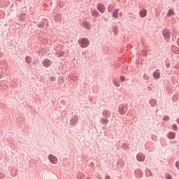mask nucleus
Listing matches in <instances>:
<instances>
[{"instance_id":"38","label":"nucleus","mask_w":179,"mask_h":179,"mask_svg":"<svg viewBox=\"0 0 179 179\" xmlns=\"http://www.w3.org/2000/svg\"><path fill=\"white\" fill-rule=\"evenodd\" d=\"M120 80L122 81V82H124L125 80V76H120Z\"/></svg>"},{"instance_id":"19","label":"nucleus","mask_w":179,"mask_h":179,"mask_svg":"<svg viewBox=\"0 0 179 179\" xmlns=\"http://www.w3.org/2000/svg\"><path fill=\"white\" fill-rule=\"evenodd\" d=\"M149 104H150L151 107H155V106H156V104H157V100H156L155 99H151L149 101Z\"/></svg>"},{"instance_id":"36","label":"nucleus","mask_w":179,"mask_h":179,"mask_svg":"<svg viewBox=\"0 0 179 179\" xmlns=\"http://www.w3.org/2000/svg\"><path fill=\"white\" fill-rule=\"evenodd\" d=\"M6 177L5 173L0 172V179H4Z\"/></svg>"},{"instance_id":"52","label":"nucleus","mask_w":179,"mask_h":179,"mask_svg":"<svg viewBox=\"0 0 179 179\" xmlns=\"http://www.w3.org/2000/svg\"><path fill=\"white\" fill-rule=\"evenodd\" d=\"M39 52H40V54H43V51L42 50H40Z\"/></svg>"},{"instance_id":"9","label":"nucleus","mask_w":179,"mask_h":179,"mask_svg":"<svg viewBox=\"0 0 179 179\" xmlns=\"http://www.w3.org/2000/svg\"><path fill=\"white\" fill-rule=\"evenodd\" d=\"M148 15V10L146 8H142L139 11V16L140 17H146Z\"/></svg>"},{"instance_id":"44","label":"nucleus","mask_w":179,"mask_h":179,"mask_svg":"<svg viewBox=\"0 0 179 179\" xmlns=\"http://www.w3.org/2000/svg\"><path fill=\"white\" fill-rule=\"evenodd\" d=\"M175 69H179V64L175 66Z\"/></svg>"},{"instance_id":"23","label":"nucleus","mask_w":179,"mask_h":179,"mask_svg":"<svg viewBox=\"0 0 179 179\" xmlns=\"http://www.w3.org/2000/svg\"><path fill=\"white\" fill-rule=\"evenodd\" d=\"M112 30L115 36L118 34V27H117V26H113Z\"/></svg>"},{"instance_id":"51","label":"nucleus","mask_w":179,"mask_h":179,"mask_svg":"<svg viewBox=\"0 0 179 179\" xmlns=\"http://www.w3.org/2000/svg\"><path fill=\"white\" fill-rule=\"evenodd\" d=\"M17 2H22V0H15Z\"/></svg>"},{"instance_id":"18","label":"nucleus","mask_w":179,"mask_h":179,"mask_svg":"<svg viewBox=\"0 0 179 179\" xmlns=\"http://www.w3.org/2000/svg\"><path fill=\"white\" fill-rule=\"evenodd\" d=\"M62 19V15L61 13H57V14H56V15L55 16V21L57 22H61Z\"/></svg>"},{"instance_id":"59","label":"nucleus","mask_w":179,"mask_h":179,"mask_svg":"<svg viewBox=\"0 0 179 179\" xmlns=\"http://www.w3.org/2000/svg\"><path fill=\"white\" fill-rule=\"evenodd\" d=\"M3 107H5V105H3Z\"/></svg>"},{"instance_id":"50","label":"nucleus","mask_w":179,"mask_h":179,"mask_svg":"<svg viewBox=\"0 0 179 179\" xmlns=\"http://www.w3.org/2000/svg\"><path fill=\"white\" fill-rule=\"evenodd\" d=\"M112 10H112V9H110V8H108V11L109 13H111Z\"/></svg>"},{"instance_id":"21","label":"nucleus","mask_w":179,"mask_h":179,"mask_svg":"<svg viewBox=\"0 0 179 179\" xmlns=\"http://www.w3.org/2000/svg\"><path fill=\"white\" fill-rule=\"evenodd\" d=\"M69 79H71V80H73L74 82H76L78 80V77L73 75L69 76Z\"/></svg>"},{"instance_id":"20","label":"nucleus","mask_w":179,"mask_h":179,"mask_svg":"<svg viewBox=\"0 0 179 179\" xmlns=\"http://www.w3.org/2000/svg\"><path fill=\"white\" fill-rule=\"evenodd\" d=\"M100 122L102 125H106V124H108V120L103 117L101 119Z\"/></svg>"},{"instance_id":"31","label":"nucleus","mask_w":179,"mask_h":179,"mask_svg":"<svg viewBox=\"0 0 179 179\" xmlns=\"http://www.w3.org/2000/svg\"><path fill=\"white\" fill-rule=\"evenodd\" d=\"M171 129H172L173 131H177V129H178V127H177V124H173L171 125Z\"/></svg>"},{"instance_id":"3","label":"nucleus","mask_w":179,"mask_h":179,"mask_svg":"<svg viewBox=\"0 0 179 179\" xmlns=\"http://www.w3.org/2000/svg\"><path fill=\"white\" fill-rule=\"evenodd\" d=\"M117 111L121 115H125L127 111H128V106L124 104L120 105Z\"/></svg>"},{"instance_id":"4","label":"nucleus","mask_w":179,"mask_h":179,"mask_svg":"<svg viewBox=\"0 0 179 179\" xmlns=\"http://www.w3.org/2000/svg\"><path fill=\"white\" fill-rule=\"evenodd\" d=\"M45 27V29H48L49 27V22L48 20L47 19H43L41 23L36 24V27H38V29H44Z\"/></svg>"},{"instance_id":"16","label":"nucleus","mask_w":179,"mask_h":179,"mask_svg":"<svg viewBox=\"0 0 179 179\" xmlns=\"http://www.w3.org/2000/svg\"><path fill=\"white\" fill-rule=\"evenodd\" d=\"M91 15L94 17H99L100 16V13L96 10H91Z\"/></svg>"},{"instance_id":"29","label":"nucleus","mask_w":179,"mask_h":179,"mask_svg":"<svg viewBox=\"0 0 179 179\" xmlns=\"http://www.w3.org/2000/svg\"><path fill=\"white\" fill-rule=\"evenodd\" d=\"M59 83H64L65 82V80H64V76H59L58 78Z\"/></svg>"},{"instance_id":"25","label":"nucleus","mask_w":179,"mask_h":179,"mask_svg":"<svg viewBox=\"0 0 179 179\" xmlns=\"http://www.w3.org/2000/svg\"><path fill=\"white\" fill-rule=\"evenodd\" d=\"M113 85H114L116 87H120V83H118V81L117 80V79L113 78Z\"/></svg>"},{"instance_id":"17","label":"nucleus","mask_w":179,"mask_h":179,"mask_svg":"<svg viewBox=\"0 0 179 179\" xmlns=\"http://www.w3.org/2000/svg\"><path fill=\"white\" fill-rule=\"evenodd\" d=\"M82 24L83 27H85V29H87L88 30L90 29V28L92 27V26L90 25V23H89V22L87 21L83 22Z\"/></svg>"},{"instance_id":"10","label":"nucleus","mask_w":179,"mask_h":179,"mask_svg":"<svg viewBox=\"0 0 179 179\" xmlns=\"http://www.w3.org/2000/svg\"><path fill=\"white\" fill-rule=\"evenodd\" d=\"M102 115L103 116V118H106V120L110 118V117H111V115L110 113V110H104L102 112Z\"/></svg>"},{"instance_id":"47","label":"nucleus","mask_w":179,"mask_h":179,"mask_svg":"<svg viewBox=\"0 0 179 179\" xmlns=\"http://www.w3.org/2000/svg\"><path fill=\"white\" fill-rule=\"evenodd\" d=\"M176 43H177V45L179 46V38L177 39Z\"/></svg>"},{"instance_id":"40","label":"nucleus","mask_w":179,"mask_h":179,"mask_svg":"<svg viewBox=\"0 0 179 179\" xmlns=\"http://www.w3.org/2000/svg\"><path fill=\"white\" fill-rule=\"evenodd\" d=\"M166 179H173V178L171 177V175H170V174H166Z\"/></svg>"},{"instance_id":"6","label":"nucleus","mask_w":179,"mask_h":179,"mask_svg":"<svg viewBox=\"0 0 179 179\" xmlns=\"http://www.w3.org/2000/svg\"><path fill=\"white\" fill-rule=\"evenodd\" d=\"M96 9L100 13H104L106 12V6L101 3H99L96 6Z\"/></svg>"},{"instance_id":"46","label":"nucleus","mask_w":179,"mask_h":179,"mask_svg":"<svg viewBox=\"0 0 179 179\" xmlns=\"http://www.w3.org/2000/svg\"><path fill=\"white\" fill-rule=\"evenodd\" d=\"M170 143H177V141H170Z\"/></svg>"},{"instance_id":"27","label":"nucleus","mask_w":179,"mask_h":179,"mask_svg":"<svg viewBox=\"0 0 179 179\" xmlns=\"http://www.w3.org/2000/svg\"><path fill=\"white\" fill-rule=\"evenodd\" d=\"M24 17H26V13H21L20 15V19L21 22H24Z\"/></svg>"},{"instance_id":"62","label":"nucleus","mask_w":179,"mask_h":179,"mask_svg":"<svg viewBox=\"0 0 179 179\" xmlns=\"http://www.w3.org/2000/svg\"><path fill=\"white\" fill-rule=\"evenodd\" d=\"M94 128H96V126H94Z\"/></svg>"},{"instance_id":"54","label":"nucleus","mask_w":179,"mask_h":179,"mask_svg":"<svg viewBox=\"0 0 179 179\" xmlns=\"http://www.w3.org/2000/svg\"><path fill=\"white\" fill-rule=\"evenodd\" d=\"M174 38H176V36H175V38H174V36L173 37V40H174Z\"/></svg>"},{"instance_id":"5","label":"nucleus","mask_w":179,"mask_h":179,"mask_svg":"<svg viewBox=\"0 0 179 179\" xmlns=\"http://www.w3.org/2000/svg\"><path fill=\"white\" fill-rule=\"evenodd\" d=\"M48 160L52 163V164H58V158L57 156L50 154L48 155Z\"/></svg>"},{"instance_id":"39","label":"nucleus","mask_w":179,"mask_h":179,"mask_svg":"<svg viewBox=\"0 0 179 179\" xmlns=\"http://www.w3.org/2000/svg\"><path fill=\"white\" fill-rule=\"evenodd\" d=\"M50 79L52 82H55V80H57V78L54 76L50 77Z\"/></svg>"},{"instance_id":"57","label":"nucleus","mask_w":179,"mask_h":179,"mask_svg":"<svg viewBox=\"0 0 179 179\" xmlns=\"http://www.w3.org/2000/svg\"><path fill=\"white\" fill-rule=\"evenodd\" d=\"M22 9H26V7H24Z\"/></svg>"},{"instance_id":"28","label":"nucleus","mask_w":179,"mask_h":179,"mask_svg":"<svg viewBox=\"0 0 179 179\" xmlns=\"http://www.w3.org/2000/svg\"><path fill=\"white\" fill-rule=\"evenodd\" d=\"M56 54L58 55V57H64V54H65V52L60 50L56 52Z\"/></svg>"},{"instance_id":"14","label":"nucleus","mask_w":179,"mask_h":179,"mask_svg":"<svg viewBox=\"0 0 179 179\" xmlns=\"http://www.w3.org/2000/svg\"><path fill=\"white\" fill-rule=\"evenodd\" d=\"M159 71V69H157L156 71H154L152 75L154 79L155 80L160 79V72Z\"/></svg>"},{"instance_id":"58","label":"nucleus","mask_w":179,"mask_h":179,"mask_svg":"<svg viewBox=\"0 0 179 179\" xmlns=\"http://www.w3.org/2000/svg\"><path fill=\"white\" fill-rule=\"evenodd\" d=\"M87 179H90V178L87 177Z\"/></svg>"},{"instance_id":"22","label":"nucleus","mask_w":179,"mask_h":179,"mask_svg":"<svg viewBox=\"0 0 179 179\" xmlns=\"http://www.w3.org/2000/svg\"><path fill=\"white\" fill-rule=\"evenodd\" d=\"M174 15V10L173 9H169L167 13L168 17H170V16H173Z\"/></svg>"},{"instance_id":"30","label":"nucleus","mask_w":179,"mask_h":179,"mask_svg":"<svg viewBox=\"0 0 179 179\" xmlns=\"http://www.w3.org/2000/svg\"><path fill=\"white\" fill-rule=\"evenodd\" d=\"M117 164H118V166H120L121 167H124V166L125 165L124 164V161H122V160H119L117 162Z\"/></svg>"},{"instance_id":"37","label":"nucleus","mask_w":179,"mask_h":179,"mask_svg":"<svg viewBox=\"0 0 179 179\" xmlns=\"http://www.w3.org/2000/svg\"><path fill=\"white\" fill-rule=\"evenodd\" d=\"M122 148H123L124 149H125V150H127L128 149V145L125 144V143H123L122 145Z\"/></svg>"},{"instance_id":"49","label":"nucleus","mask_w":179,"mask_h":179,"mask_svg":"<svg viewBox=\"0 0 179 179\" xmlns=\"http://www.w3.org/2000/svg\"><path fill=\"white\" fill-rule=\"evenodd\" d=\"M124 71H125V72H128V67H125Z\"/></svg>"},{"instance_id":"55","label":"nucleus","mask_w":179,"mask_h":179,"mask_svg":"<svg viewBox=\"0 0 179 179\" xmlns=\"http://www.w3.org/2000/svg\"><path fill=\"white\" fill-rule=\"evenodd\" d=\"M174 38H176V36H175V38H174V36L173 37V40H174Z\"/></svg>"},{"instance_id":"35","label":"nucleus","mask_w":179,"mask_h":179,"mask_svg":"<svg viewBox=\"0 0 179 179\" xmlns=\"http://www.w3.org/2000/svg\"><path fill=\"white\" fill-rule=\"evenodd\" d=\"M141 52H142L143 57H148V52H146V50H143L141 51Z\"/></svg>"},{"instance_id":"41","label":"nucleus","mask_w":179,"mask_h":179,"mask_svg":"<svg viewBox=\"0 0 179 179\" xmlns=\"http://www.w3.org/2000/svg\"><path fill=\"white\" fill-rule=\"evenodd\" d=\"M176 167L177 168L178 170H179V161H177L176 162Z\"/></svg>"},{"instance_id":"13","label":"nucleus","mask_w":179,"mask_h":179,"mask_svg":"<svg viewBox=\"0 0 179 179\" xmlns=\"http://www.w3.org/2000/svg\"><path fill=\"white\" fill-rule=\"evenodd\" d=\"M136 159L138 162H144L145 161V155L143 153H138L136 155Z\"/></svg>"},{"instance_id":"11","label":"nucleus","mask_w":179,"mask_h":179,"mask_svg":"<svg viewBox=\"0 0 179 179\" xmlns=\"http://www.w3.org/2000/svg\"><path fill=\"white\" fill-rule=\"evenodd\" d=\"M134 175L136 176L137 178H141L142 176H143V173L141 169H136L134 171Z\"/></svg>"},{"instance_id":"15","label":"nucleus","mask_w":179,"mask_h":179,"mask_svg":"<svg viewBox=\"0 0 179 179\" xmlns=\"http://www.w3.org/2000/svg\"><path fill=\"white\" fill-rule=\"evenodd\" d=\"M118 12H120V9L117 8L113 11L112 17L114 19H118Z\"/></svg>"},{"instance_id":"2","label":"nucleus","mask_w":179,"mask_h":179,"mask_svg":"<svg viewBox=\"0 0 179 179\" xmlns=\"http://www.w3.org/2000/svg\"><path fill=\"white\" fill-rule=\"evenodd\" d=\"M162 36L166 41V43H169L170 41V36L171 34H170V29H164L162 30Z\"/></svg>"},{"instance_id":"34","label":"nucleus","mask_w":179,"mask_h":179,"mask_svg":"<svg viewBox=\"0 0 179 179\" xmlns=\"http://www.w3.org/2000/svg\"><path fill=\"white\" fill-rule=\"evenodd\" d=\"M169 120H170V117H169L168 115H164L163 117V121H169Z\"/></svg>"},{"instance_id":"42","label":"nucleus","mask_w":179,"mask_h":179,"mask_svg":"<svg viewBox=\"0 0 179 179\" xmlns=\"http://www.w3.org/2000/svg\"><path fill=\"white\" fill-rule=\"evenodd\" d=\"M38 62V59H35V60L34 61L33 64H34V65H36V64H37Z\"/></svg>"},{"instance_id":"43","label":"nucleus","mask_w":179,"mask_h":179,"mask_svg":"<svg viewBox=\"0 0 179 179\" xmlns=\"http://www.w3.org/2000/svg\"><path fill=\"white\" fill-rule=\"evenodd\" d=\"M90 166V167H94V163L91 162Z\"/></svg>"},{"instance_id":"61","label":"nucleus","mask_w":179,"mask_h":179,"mask_svg":"<svg viewBox=\"0 0 179 179\" xmlns=\"http://www.w3.org/2000/svg\"><path fill=\"white\" fill-rule=\"evenodd\" d=\"M0 58H1V52H0Z\"/></svg>"},{"instance_id":"7","label":"nucleus","mask_w":179,"mask_h":179,"mask_svg":"<svg viewBox=\"0 0 179 179\" xmlns=\"http://www.w3.org/2000/svg\"><path fill=\"white\" fill-rule=\"evenodd\" d=\"M52 64V62H51V60L48 59H45L43 60L42 62V65L45 67V68H50V66H51V64Z\"/></svg>"},{"instance_id":"33","label":"nucleus","mask_w":179,"mask_h":179,"mask_svg":"<svg viewBox=\"0 0 179 179\" xmlns=\"http://www.w3.org/2000/svg\"><path fill=\"white\" fill-rule=\"evenodd\" d=\"M174 54L179 55V48L176 47L175 50H173Z\"/></svg>"},{"instance_id":"12","label":"nucleus","mask_w":179,"mask_h":179,"mask_svg":"<svg viewBox=\"0 0 179 179\" xmlns=\"http://www.w3.org/2000/svg\"><path fill=\"white\" fill-rule=\"evenodd\" d=\"M166 136L169 139L173 140L176 138V132L170 131L166 134Z\"/></svg>"},{"instance_id":"56","label":"nucleus","mask_w":179,"mask_h":179,"mask_svg":"<svg viewBox=\"0 0 179 179\" xmlns=\"http://www.w3.org/2000/svg\"><path fill=\"white\" fill-rule=\"evenodd\" d=\"M174 38H176V36H175V38H174V36L173 37V40H174Z\"/></svg>"},{"instance_id":"60","label":"nucleus","mask_w":179,"mask_h":179,"mask_svg":"<svg viewBox=\"0 0 179 179\" xmlns=\"http://www.w3.org/2000/svg\"><path fill=\"white\" fill-rule=\"evenodd\" d=\"M117 1H120V0H117Z\"/></svg>"},{"instance_id":"48","label":"nucleus","mask_w":179,"mask_h":179,"mask_svg":"<svg viewBox=\"0 0 179 179\" xmlns=\"http://www.w3.org/2000/svg\"><path fill=\"white\" fill-rule=\"evenodd\" d=\"M120 64L117 63L116 68H120Z\"/></svg>"},{"instance_id":"1","label":"nucleus","mask_w":179,"mask_h":179,"mask_svg":"<svg viewBox=\"0 0 179 179\" xmlns=\"http://www.w3.org/2000/svg\"><path fill=\"white\" fill-rule=\"evenodd\" d=\"M78 43L81 48H86V47H88L90 44V41L87 38H80L78 39Z\"/></svg>"},{"instance_id":"32","label":"nucleus","mask_w":179,"mask_h":179,"mask_svg":"<svg viewBox=\"0 0 179 179\" xmlns=\"http://www.w3.org/2000/svg\"><path fill=\"white\" fill-rule=\"evenodd\" d=\"M58 5L59 8H64L65 6V3H64L63 1H59Z\"/></svg>"},{"instance_id":"53","label":"nucleus","mask_w":179,"mask_h":179,"mask_svg":"<svg viewBox=\"0 0 179 179\" xmlns=\"http://www.w3.org/2000/svg\"><path fill=\"white\" fill-rule=\"evenodd\" d=\"M93 22H96V19H94V20H93Z\"/></svg>"},{"instance_id":"45","label":"nucleus","mask_w":179,"mask_h":179,"mask_svg":"<svg viewBox=\"0 0 179 179\" xmlns=\"http://www.w3.org/2000/svg\"><path fill=\"white\" fill-rule=\"evenodd\" d=\"M105 179H111L110 178V176H106V177H105Z\"/></svg>"},{"instance_id":"26","label":"nucleus","mask_w":179,"mask_h":179,"mask_svg":"<svg viewBox=\"0 0 179 179\" xmlns=\"http://www.w3.org/2000/svg\"><path fill=\"white\" fill-rule=\"evenodd\" d=\"M25 62H27V64H31V57H30V56H26Z\"/></svg>"},{"instance_id":"24","label":"nucleus","mask_w":179,"mask_h":179,"mask_svg":"<svg viewBox=\"0 0 179 179\" xmlns=\"http://www.w3.org/2000/svg\"><path fill=\"white\" fill-rule=\"evenodd\" d=\"M146 177H152V171L149 169H145Z\"/></svg>"},{"instance_id":"8","label":"nucleus","mask_w":179,"mask_h":179,"mask_svg":"<svg viewBox=\"0 0 179 179\" xmlns=\"http://www.w3.org/2000/svg\"><path fill=\"white\" fill-rule=\"evenodd\" d=\"M78 121H79V117H78V115H74L70 120V125H72L73 127H74V125H76V124H78Z\"/></svg>"}]
</instances>
